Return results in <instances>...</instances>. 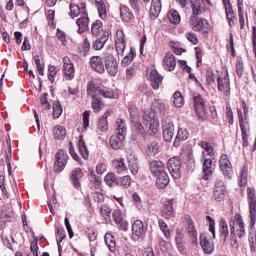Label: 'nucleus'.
<instances>
[{
  "label": "nucleus",
  "instance_id": "obj_56",
  "mask_svg": "<svg viewBox=\"0 0 256 256\" xmlns=\"http://www.w3.org/2000/svg\"><path fill=\"white\" fill-rule=\"evenodd\" d=\"M225 190H214L213 195H214V199L215 201H217L218 203H221V201L225 200Z\"/></svg>",
  "mask_w": 256,
  "mask_h": 256
},
{
  "label": "nucleus",
  "instance_id": "obj_4",
  "mask_svg": "<svg viewBox=\"0 0 256 256\" xmlns=\"http://www.w3.org/2000/svg\"><path fill=\"white\" fill-rule=\"evenodd\" d=\"M246 193L249 207V227L253 229L256 223V190L255 188L248 187Z\"/></svg>",
  "mask_w": 256,
  "mask_h": 256
},
{
  "label": "nucleus",
  "instance_id": "obj_53",
  "mask_svg": "<svg viewBox=\"0 0 256 256\" xmlns=\"http://www.w3.org/2000/svg\"><path fill=\"white\" fill-rule=\"evenodd\" d=\"M173 104L175 107H183V95L181 92L176 91L173 95Z\"/></svg>",
  "mask_w": 256,
  "mask_h": 256
},
{
  "label": "nucleus",
  "instance_id": "obj_1",
  "mask_svg": "<svg viewBox=\"0 0 256 256\" xmlns=\"http://www.w3.org/2000/svg\"><path fill=\"white\" fill-rule=\"evenodd\" d=\"M87 94L92 97V108L96 113H99V111L103 109V101L101 98H97V95H102V97H105L106 99H112L113 95H115V92L105 86H95L88 84Z\"/></svg>",
  "mask_w": 256,
  "mask_h": 256
},
{
  "label": "nucleus",
  "instance_id": "obj_50",
  "mask_svg": "<svg viewBox=\"0 0 256 256\" xmlns=\"http://www.w3.org/2000/svg\"><path fill=\"white\" fill-rule=\"evenodd\" d=\"M133 59H135V50L131 48L129 54L122 59V65L124 67H127V65H131Z\"/></svg>",
  "mask_w": 256,
  "mask_h": 256
},
{
  "label": "nucleus",
  "instance_id": "obj_57",
  "mask_svg": "<svg viewBox=\"0 0 256 256\" xmlns=\"http://www.w3.org/2000/svg\"><path fill=\"white\" fill-rule=\"evenodd\" d=\"M235 223H237V220H230L229 227H230L231 241H234V243H237V236H235Z\"/></svg>",
  "mask_w": 256,
  "mask_h": 256
},
{
  "label": "nucleus",
  "instance_id": "obj_37",
  "mask_svg": "<svg viewBox=\"0 0 256 256\" xmlns=\"http://www.w3.org/2000/svg\"><path fill=\"white\" fill-rule=\"evenodd\" d=\"M78 149L83 159H89V150H87V146H85V142L81 136L78 140Z\"/></svg>",
  "mask_w": 256,
  "mask_h": 256
},
{
  "label": "nucleus",
  "instance_id": "obj_25",
  "mask_svg": "<svg viewBox=\"0 0 256 256\" xmlns=\"http://www.w3.org/2000/svg\"><path fill=\"white\" fill-rule=\"evenodd\" d=\"M162 217L164 219H171V217H175V211L173 210V200H168L162 209Z\"/></svg>",
  "mask_w": 256,
  "mask_h": 256
},
{
  "label": "nucleus",
  "instance_id": "obj_51",
  "mask_svg": "<svg viewBox=\"0 0 256 256\" xmlns=\"http://www.w3.org/2000/svg\"><path fill=\"white\" fill-rule=\"evenodd\" d=\"M2 221H9L11 219V208L9 206H3L0 214Z\"/></svg>",
  "mask_w": 256,
  "mask_h": 256
},
{
  "label": "nucleus",
  "instance_id": "obj_47",
  "mask_svg": "<svg viewBox=\"0 0 256 256\" xmlns=\"http://www.w3.org/2000/svg\"><path fill=\"white\" fill-rule=\"evenodd\" d=\"M147 152L150 155H157L159 153V144L156 141L149 142L147 144Z\"/></svg>",
  "mask_w": 256,
  "mask_h": 256
},
{
  "label": "nucleus",
  "instance_id": "obj_62",
  "mask_svg": "<svg viewBox=\"0 0 256 256\" xmlns=\"http://www.w3.org/2000/svg\"><path fill=\"white\" fill-rule=\"evenodd\" d=\"M206 220L209 223V231L213 235V239H215L216 234H215V220L211 216H206Z\"/></svg>",
  "mask_w": 256,
  "mask_h": 256
},
{
  "label": "nucleus",
  "instance_id": "obj_12",
  "mask_svg": "<svg viewBox=\"0 0 256 256\" xmlns=\"http://www.w3.org/2000/svg\"><path fill=\"white\" fill-rule=\"evenodd\" d=\"M182 163L181 158L177 156L168 160V170L173 179H179L181 177Z\"/></svg>",
  "mask_w": 256,
  "mask_h": 256
},
{
  "label": "nucleus",
  "instance_id": "obj_29",
  "mask_svg": "<svg viewBox=\"0 0 256 256\" xmlns=\"http://www.w3.org/2000/svg\"><path fill=\"white\" fill-rule=\"evenodd\" d=\"M161 13V0H152V5L150 8L151 19H157Z\"/></svg>",
  "mask_w": 256,
  "mask_h": 256
},
{
  "label": "nucleus",
  "instance_id": "obj_21",
  "mask_svg": "<svg viewBox=\"0 0 256 256\" xmlns=\"http://www.w3.org/2000/svg\"><path fill=\"white\" fill-rule=\"evenodd\" d=\"M82 177H83V170H81V168H75L74 170H72L70 179L75 189H79V187H81V182L79 181L81 180Z\"/></svg>",
  "mask_w": 256,
  "mask_h": 256
},
{
  "label": "nucleus",
  "instance_id": "obj_48",
  "mask_svg": "<svg viewBox=\"0 0 256 256\" xmlns=\"http://www.w3.org/2000/svg\"><path fill=\"white\" fill-rule=\"evenodd\" d=\"M115 169H117L118 172L121 171H127V165H125V159L118 158L113 161Z\"/></svg>",
  "mask_w": 256,
  "mask_h": 256
},
{
  "label": "nucleus",
  "instance_id": "obj_63",
  "mask_svg": "<svg viewBox=\"0 0 256 256\" xmlns=\"http://www.w3.org/2000/svg\"><path fill=\"white\" fill-rule=\"evenodd\" d=\"M119 183L122 187H131V177L129 175L123 176L120 178Z\"/></svg>",
  "mask_w": 256,
  "mask_h": 256
},
{
  "label": "nucleus",
  "instance_id": "obj_22",
  "mask_svg": "<svg viewBox=\"0 0 256 256\" xmlns=\"http://www.w3.org/2000/svg\"><path fill=\"white\" fill-rule=\"evenodd\" d=\"M202 171L204 173V180L209 181V177L213 175V160L206 158L203 162Z\"/></svg>",
  "mask_w": 256,
  "mask_h": 256
},
{
  "label": "nucleus",
  "instance_id": "obj_41",
  "mask_svg": "<svg viewBox=\"0 0 256 256\" xmlns=\"http://www.w3.org/2000/svg\"><path fill=\"white\" fill-rule=\"evenodd\" d=\"M104 181L106 183V185H108V187H114V185H117V176L115 175V173H108L105 177H104Z\"/></svg>",
  "mask_w": 256,
  "mask_h": 256
},
{
  "label": "nucleus",
  "instance_id": "obj_49",
  "mask_svg": "<svg viewBox=\"0 0 256 256\" xmlns=\"http://www.w3.org/2000/svg\"><path fill=\"white\" fill-rule=\"evenodd\" d=\"M63 113V108L59 101H55L53 104V117L54 119H59Z\"/></svg>",
  "mask_w": 256,
  "mask_h": 256
},
{
  "label": "nucleus",
  "instance_id": "obj_26",
  "mask_svg": "<svg viewBox=\"0 0 256 256\" xmlns=\"http://www.w3.org/2000/svg\"><path fill=\"white\" fill-rule=\"evenodd\" d=\"M150 81L153 89H159V85L163 83V77L157 72V70H152L150 72Z\"/></svg>",
  "mask_w": 256,
  "mask_h": 256
},
{
  "label": "nucleus",
  "instance_id": "obj_52",
  "mask_svg": "<svg viewBox=\"0 0 256 256\" xmlns=\"http://www.w3.org/2000/svg\"><path fill=\"white\" fill-rule=\"evenodd\" d=\"M199 145L202 149L208 152V155H210V157L215 156V148H213V146H211L209 142L202 141L199 143Z\"/></svg>",
  "mask_w": 256,
  "mask_h": 256
},
{
  "label": "nucleus",
  "instance_id": "obj_19",
  "mask_svg": "<svg viewBox=\"0 0 256 256\" xmlns=\"http://www.w3.org/2000/svg\"><path fill=\"white\" fill-rule=\"evenodd\" d=\"M127 159L128 167L132 175H137V173H139V158L137 157V154L132 152L127 156Z\"/></svg>",
  "mask_w": 256,
  "mask_h": 256
},
{
  "label": "nucleus",
  "instance_id": "obj_58",
  "mask_svg": "<svg viewBox=\"0 0 256 256\" xmlns=\"http://www.w3.org/2000/svg\"><path fill=\"white\" fill-rule=\"evenodd\" d=\"M178 65H180L183 71H186V73H189V79H193V74L191 73V67L187 66V61L178 60Z\"/></svg>",
  "mask_w": 256,
  "mask_h": 256
},
{
  "label": "nucleus",
  "instance_id": "obj_54",
  "mask_svg": "<svg viewBox=\"0 0 256 256\" xmlns=\"http://www.w3.org/2000/svg\"><path fill=\"white\" fill-rule=\"evenodd\" d=\"M81 14V8H79V6H77V4H70V17L72 19H75V17H79V15Z\"/></svg>",
  "mask_w": 256,
  "mask_h": 256
},
{
  "label": "nucleus",
  "instance_id": "obj_39",
  "mask_svg": "<svg viewBox=\"0 0 256 256\" xmlns=\"http://www.w3.org/2000/svg\"><path fill=\"white\" fill-rule=\"evenodd\" d=\"M195 59H196V67H201L203 65V47H195Z\"/></svg>",
  "mask_w": 256,
  "mask_h": 256
},
{
  "label": "nucleus",
  "instance_id": "obj_14",
  "mask_svg": "<svg viewBox=\"0 0 256 256\" xmlns=\"http://www.w3.org/2000/svg\"><path fill=\"white\" fill-rule=\"evenodd\" d=\"M63 61V73L67 81H72L75 79V65L71 62V59L66 56L62 59Z\"/></svg>",
  "mask_w": 256,
  "mask_h": 256
},
{
  "label": "nucleus",
  "instance_id": "obj_38",
  "mask_svg": "<svg viewBox=\"0 0 256 256\" xmlns=\"http://www.w3.org/2000/svg\"><path fill=\"white\" fill-rule=\"evenodd\" d=\"M187 137H189V132H187V130L181 129V128L178 129V132L174 141V145L176 147L179 146V141H185Z\"/></svg>",
  "mask_w": 256,
  "mask_h": 256
},
{
  "label": "nucleus",
  "instance_id": "obj_36",
  "mask_svg": "<svg viewBox=\"0 0 256 256\" xmlns=\"http://www.w3.org/2000/svg\"><path fill=\"white\" fill-rule=\"evenodd\" d=\"M167 107V104H165V102H163L162 100H156L153 103L154 111H158L160 115H165Z\"/></svg>",
  "mask_w": 256,
  "mask_h": 256
},
{
  "label": "nucleus",
  "instance_id": "obj_23",
  "mask_svg": "<svg viewBox=\"0 0 256 256\" xmlns=\"http://www.w3.org/2000/svg\"><path fill=\"white\" fill-rule=\"evenodd\" d=\"M125 141V136L122 134H115L110 137V145L112 149L116 151L123 147V142Z\"/></svg>",
  "mask_w": 256,
  "mask_h": 256
},
{
  "label": "nucleus",
  "instance_id": "obj_45",
  "mask_svg": "<svg viewBox=\"0 0 256 256\" xmlns=\"http://www.w3.org/2000/svg\"><path fill=\"white\" fill-rule=\"evenodd\" d=\"M101 27H103V22H101V20H96L92 24L91 33L94 35V37H99V34L101 33Z\"/></svg>",
  "mask_w": 256,
  "mask_h": 256
},
{
  "label": "nucleus",
  "instance_id": "obj_15",
  "mask_svg": "<svg viewBox=\"0 0 256 256\" xmlns=\"http://www.w3.org/2000/svg\"><path fill=\"white\" fill-rule=\"evenodd\" d=\"M115 47L117 55L123 57V53H125V32L123 30L116 32Z\"/></svg>",
  "mask_w": 256,
  "mask_h": 256
},
{
  "label": "nucleus",
  "instance_id": "obj_46",
  "mask_svg": "<svg viewBox=\"0 0 256 256\" xmlns=\"http://www.w3.org/2000/svg\"><path fill=\"white\" fill-rule=\"evenodd\" d=\"M239 125L242 137H249V133L251 132V125L249 124V120H246V123L242 122Z\"/></svg>",
  "mask_w": 256,
  "mask_h": 256
},
{
  "label": "nucleus",
  "instance_id": "obj_11",
  "mask_svg": "<svg viewBox=\"0 0 256 256\" xmlns=\"http://www.w3.org/2000/svg\"><path fill=\"white\" fill-rule=\"evenodd\" d=\"M56 161L54 163V173H61L67 166V161H69V155L65 150H59L56 153Z\"/></svg>",
  "mask_w": 256,
  "mask_h": 256
},
{
  "label": "nucleus",
  "instance_id": "obj_43",
  "mask_svg": "<svg viewBox=\"0 0 256 256\" xmlns=\"http://www.w3.org/2000/svg\"><path fill=\"white\" fill-rule=\"evenodd\" d=\"M158 225L162 233L164 234V237L166 239H171V231H169V227L167 226V223H165L164 220H159Z\"/></svg>",
  "mask_w": 256,
  "mask_h": 256
},
{
  "label": "nucleus",
  "instance_id": "obj_64",
  "mask_svg": "<svg viewBox=\"0 0 256 256\" xmlns=\"http://www.w3.org/2000/svg\"><path fill=\"white\" fill-rule=\"evenodd\" d=\"M252 49L256 57V26L252 27Z\"/></svg>",
  "mask_w": 256,
  "mask_h": 256
},
{
  "label": "nucleus",
  "instance_id": "obj_28",
  "mask_svg": "<svg viewBox=\"0 0 256 256\" xmlns=\"http://www.w3.org/2000/svg\"><path fill=\"white\" fill-rule=\"evenodd\" d=\"M109 41V34L104 33L99 39H97L93 45L92 48L94 51H101L105 47V43Z\"/></svg>",
  "mask_w": 256,
  "mask_h": 256
},
{
  "label": "nucleus",
  "instance_id": "obj_17",
  "mask_svg": "<svg viewBox=\"0 0 256 256\" xmlns=\"http://www.w3.org/2000/svg\"><path fill=\"white\" fill-rule=\"evenodd\" d=\"M162 66L163 69H165L166 71H174L175 67L177 66V61L175 60V56L173 55V53L168 52L163 61H162Z\"/></svg>",
  "mask_w": 256,
  "mask_h": 256
},
{
  "label": "nucleus",
  "instance_id": "obj_40",
  "mask_svg": "<svg viewBox=\"0 0 256 256\" xmlns=\"http://www.w3.org/2000/svg\"><path fill=\"white\" fill-rule=\"evenodd\" d=\"M168 19L170 23H173L174 25L181 23V16H179V12H177L176 10L169 11Z\"/></svg>",
  "mask_w": 256,
  "mask_h": 256
},
{
  "label": "nucleus",
  "instance_id": "obj_27",
  "mask_svg": "<svg viewBox=\"0 0 256 256\" xmlns=\"http://www.w3.org/2000/svg\"><path fill=\"white\" fill-rule=\"evenodd\" d=\"M104 241L106 246L108 247L109 251L114 253L117 250V243L115 242V236L111 233H106L104 236Z\"/></svg>",
  "mask_w": 256,
  "mask_h": 256
},
{
  "label": "nucleus",
  "instance_id": "obj_34",
  "mask_svg": "<svg viewBox=\"0 0 256 256\" xmlns=\"http://www.w3.org/2000/svg\"><path fill=\"white\" fill-rule=\"evenodd\" d=\"M65 135H67V130H65V127L61 125H56L53 128L54 139H65Z\"/></svg>",
  "mask_w": 256,
  "mask_h": 256
},
{
  "label": "nucleus",
  "instance_id": "obj_30",
  "mask_svg": "<svg viewBox=\"0 0 256 256\" xmlns=\"http://www.w3.org/2000/svg\"><path fill=\"white\" fill-rule=\"evenodd\" d=\"M219 233L223 241H227V237H229V226L227 225V221L223 218L219 221Z\"/></svg>",
  "mask_w": 256,
  "mask_h": 256
},
{
  "label": "nucleus",
  "instance_id": "obj_44",
  "mask_svg": "<svg viewBox=\"0 0 256 256\" xmlns=\"http://www.w3.org/2000/svg\"><path fill=\"white\" fill-rule=\"evenodd\" d=\"M97 3V9L100 19L105 20L107 19V8L105 6L104 2H96Z\"/></svg>",
  "mask_w": 256,
  "mask_h": 256
},
{
  "label": "nucleus",
  "instance_id": "obj_35",
  "mask_svg": "<svg viewBox=\"0 0 256 256\" xmlns=\"http://www.w3.org/2000/svg\"><path fill=\"white\" fill-rule=\"evenodd\" d=\"M248 177H249V168L247 166H244L240 171V180H239L240 187H247Z\"/></svg>",
  "mask_w": 256,
  "mask_h": 256
},
{
  "label": "nucleus",
  "instance_id": "obj_9",
  "mask_svg": "<svg viewBox=\"0 0 256 256\" xmlns=\"http://www.w3.org/2000/svg\"><path fill=\"white\" fill-rule=\"evenodd\" d=\"M163 139L164 141H172L175 135V126H173V120L169 116H165L162 119Z\"/></svg>",
  "mask_w": 256,
  "mask_h": 256
},
{
  "label": "nucleus",
  "instance_id": "obj_60",
  "mask_svg": "<svg viewBox=\"0 0 256 256\" xmlns=\"http://www.w3.org/2000/svg\"><path fill=\"white\" fill-rule=\"evenodd\" d=\"M226 11V19L228 20V23H231L233 19H235V12L233 11V6H227L225 8Z\"/></svg>",
  "mask_w": 256,
  "mask_h": 256
},
{
  "label": "nucleus",
  "instance_id": "obj_3",
  "mask_svg": "<svg viewBox=\"0 0 256 256\" xmlns=\"http://www.w3.org/2000/svg\"><path fill=\"white\" fill-rule=\"evenodd\" d=\"M143 125H145V129L150 131V135H155L157 131H159V119H157V115L152 110H146L142 116Z\"/></svg>",
  "mask_w": 256,
  "mask_h": 256
},
{
  "label": "nucleus",
  "instance_id": "obj_33",
  "mask_svg": "<svg viewBox=\"0 0 256 256\" xmlns=\"http://www.w3.org/2000/svg\"><path fill=\"white\" fill-rule=\"evenodd\" d=\"M115 129H116V134L118 135H127V126L125 124V120L118 118L116 123H115Z\"/></svg>",
  "mask_w": 256,
  "mask_h": 256
},
{
  "label": "nucleus",
  "instance_id": "obj_5",
  "mask_svg": "<svg viewBox=\"0 0 256 256\" xmlns=\"http://www.w3.org/2000/svg\"><path fill=\"white\" fill-rule=\"evenodd\" d=\"M193 15H194V21H193L194 31H203L202 34L205 37H207V35H209V32L204 29H205V25H209V22L206 19L195 17L196 15H201V2L193 4Z\"/></svg>",
  "mask_w": 256,
  "mask_h": 256
},
{
  "label": "nucleus",
  "instance_id": "obj_2",
  "mask_svg": "<svg viewBox=\"0 0 256 256\" xmlns=\"http://www.w3.org/2000/svg\"><path fill=\"white\" fill-rule=\"evenodd\" d=\"M149 167L153 177H156L157 189H165L169 185V175L165 171V164L162 161L154 160L149 162Z\"/></svg>",
  "mask_w": 256,
  "mask_h": 256
},
{
  "label": "nucleus",
  "instance_id": "obj_7",
  "mask_svg": "<svg viewBox=\"0 0 256 256\" xmlns=\"http://www.w3.org/2000/svg\"><path fill=\"white\" fill-rule=\"evenodd\" d=\"M199 241L203 253L206 255H213L215 252V243L211 240V235L207 232H202L200 234Z\"/></svg>",
  "mask_w": 256,
  "mask_h": 256
},
{
  "label": "nucleus",
  "instance_id": "obj_10",
  "mask_svg": "<svg viewBox=\"0 0 256 256\" xmlns=\"http://www.w3.org/2000/svg\"><path fill=\"white\" fill-rule=\"evenodd\" d=\"M219 167L226 179L233 178V165H231V160H229V156H227V154L221 155L219 160Z\"/></svg>",
  "mask_w": 256,
  "mask_h": 256
},
{
  "label": "nucleus",
  "instance_id": "obj_16",
  "mask_svg": "<svg viewBox=\"0 0 256 256\" xmlns=\"http://www.w3.org/2000/svg\"><path fill=\"white\" fill-rule=\"evenodd\" d=\"M145 233V225L141 220H136L132 224V239L133 241H139Z\"/></svg>",
  "mask_w": 256,
  "mask_h": 256
},
{
  "label": "nucleus",
  "instance_id": "obj_55",
  "mask_svg": "<svg viewBox=\"0 0 256 256\" xmlns=\"http://www.w3.org/2000/svg\"><path fill=\"white\" fill-rule=\"evenodd\" d=\"M175 241H176L178 251L183 253V251H185V246H183V234H181L180 232H177L176 237H175Z\"/></svg>",
  "mask_w": 256,
  "mask_h": 256
},
{
  "label": "nucleus",
  "instance_id": "obj_13",
  "mask_svg": "<svg viewBox=\"0 0 256 256\" xmlns=\"http://www.w3.org/2000/svg\"><path fill=\"white\" fill-rule=\"evenodd\" d=\"M217 89L229 97L231 95V80H229V72H226L224 77H217Z\"/></svg>",
  "mask_w": 256,
  "mask_h": 256
},
{
  "label": "nucleus",
  "instance_id": "obj_6",
  "mask_svg": "<svg viewBox=\"0 0 256 256\" xmlns=\"http://www.w3.org/2000/svg\"><path fill=\"white\" fill-rule=\"evenodd\" d=\"M193 107L196 113V116L199 121H207V110H205V99L201 94H197L193 98Z\"/></svg>",
  "mask_w": 256,
  "mask_h": 256
},
{
  "label": "nucleus",
  "instance_id": "obj_59",
  "mask_svg": "<svg viewBox=\"0 0 256 256\" xmlns=\"http://www.w3.org/2000/svg\"><path fill=\"white\" fill-rule=\"evenodd\" d=\"M100 213L101 215L104 217V219H109V217H111V208H109V206L107 205H102L100 208Z\"/></svg>",
  "mask_w": 256,
  "mask_h": 256
},
{
  "label": "nucleus",
  "instance_id": "obj_61",
  "mask_svg": "<svg viewBox=\"0 0 256 256\" xmlns=\"http://www.w3.org/2000/svg\"><path fill=\"white\" fill-rule=\"evenodd\" d=\"M55 75H57V68L55 66H48V79L53 83L55 81Z\"/></svg>",
  "mask_w": 256,
  "mask_h": 256
},
{
  "label": "nucleus",
  "instance_id": "obj_31",
  "mask_svg": "<svg viewBox=\"0 0 256 256\" xmlns=\"http://www.w3.org/2000/svg\"><path fill=\"white\" fill-rule=\"evenodd\" d=\"M235 219H236V225H237V235L238 237H244L245 236V222H243V217L241 216V214H236L235 215Z\"/></svg>",
  "mask_w": 256,
  "mask_h": 256
},
{
  "label": "nucleus",
  "instance_id": "obj_42",
  "mask_svg": "<svg viewBox=\"0 0 256 256\" xmlns=\"http://www.w3.org/2000/svg\"><path fill=\"white\" fill-rule=\"evenodd\" d=\"M107 117H109V113L106 112L103 115V117L99 119V122H98V129H99V131H102V133H105V131H107V129H108Z\"/></svg>",
  "mask_w": 256,
  "mask_h": 256
},
{
  "label": "nucleus",
  "instance_id": "obj_20",
  "mask_svg": "<svg viewBox=\"0 0 256 256\" xmlns=\"http://www.w3.org/2000/svg\"><path fill=\"white\" fill-rule=\"evenodd\" d=\"M90 66L97 73H105V64L103 63V58L100 56H92L90 58Z\"/></svg>",
  "mask_w": 256,
  "mask_h": 256
},
{
  "label": "nucleus",
  "instance_id": "obj_24",
  "mask_svg": "<svg viewBox=\"0 0 256 256\" xmlns=\"http://www.w3.org/2000/svg\"><path fill=\"white\" fill-rule=\"evenodd\" d=\"M120 17L124 23H131L135 19V15H133V12L127 6L120 7Z\"/></svg>",
  "mask_w": 256,
  "mask_h": 256
},
{
  "label": "nucleus",
  "instance_id": "obj_18",
  "mask_svg": "<svg viewBox=\"0 0 256 256\" xmlns=\"http://www.w3.org/2000/svg\"><path fill=\"white\" fill-rule=\"evenodd\" d=\"M78 26V33H85L89 29V16L87 12L83 11L81 16L76 20Z\"/></svg>",
  "mask_w": 256,
  "mask_h": 256
},
{
  "label": "nucleus",
  "instance_id": "obj_32",
  "mask_svg": "<svg viewBox=\"0 0 256 256\" xmlns=\"http://www.w3.org/2000/svg\"><path fill=\"white\" fill-rule=\"evenodd\" d=\"M181 157L182 159H184V161L188 162V165H191V161L193 159V148L191 147V145L184 146Z\"/></svg>",
  "mask_w": 256,
  "mask_h": 256
},
{
  "label": "nucleus",
  "instance_id": "obj_8",
  "mask_svg": "<svg viewBox=\"0 0 256 256\" xmlns=\"http://www.w3.org/2000/svg\"><path fill=\"white\" fill-rule=\"evenodd\" d=\"M105 68L109 75L111 77H115L117 75V72L119 71V64L117 63V58L113 56L111 53H104V58H103Z\"/></svg>",
  "mask_w": 256,
  "mask_h": 256
}]
</instances>
